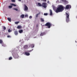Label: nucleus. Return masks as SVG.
I'll return each instance as SVG.
<instances>
[{
    "label": "nucleus",
    "mask_w": 77,
    "mask_h": 77,
    "mask_svg": "<svg viewBox=\"0 0 77 77\" xmlns=\"http://www.w3.org/2000/svg\"><path fill=\"white\" fill-rule=\"evenodd\" d=\"M11 36L10 35H8L7 36V38H11Z\"/></svg>",
    "instance_id": "obj_36"
},
{
    "label": "nucleus",
    "mask_w": 77,
    "mask_h": 77,
    "mask_svg": "<svg viewBox=\"0 0 77 77\" xmlns=\"http://www.w3.org/2000/svg\"><path fill=\"white\" fill-rule=\"evenodd\" d=\"M41 20L42 22H44V19H43V18H41Z\"/></svg>",
    "instance_id": "obj_17"
},
{
    "label": "nucleus",
    "mask_w": 77,
    "mask_h": 77,
    "mask_svg": "<svg viewBox=\"0 0 77 77\" xmlns=\"http://www.w3.org/2000/svg\"><path fill=\"white\" fill-rule=\"evenodd\" d=\"M7 19L9 21H10V22H11V19L9 18H7Z\"/></svg>",
    "instance_id": "obj_19"
},
{
    "label": "nucleus",
    "mask_w": 77,
    "mask_h": 77,
    "mask_svg": "<svg viewBox=\"0 0 77 77\" xmlns=\"http://www.w3.org/2000/svg\"><path fill=\"white\" fill-rule=\"evenodd\" d=\"M24 10L27 11L28 10V7H27V6L25 4L24 5Z\"/></svg>",
    "instance_id": "obj_6"
},
{
    "label": "nucleus",
    "mask_w": 77,
    "mask_h": 77,
    "mask_svg": "<svg viewBox=\"0 0 77 77\" xmlns=\"http://www.w3.org/2000/svg\"><path fill=\"white\" fill-rule=\"evenodd\" d=\"M21 27H22L21 26H18L17 27V29H21Z\"/></svg>",
    "instance_id": "obj_21"
},
{
    "label": "nucleus",
    "mask_w": 77,
    "mask_h": 77,
    "mask_svg": "<svg viewBox=\"0 0 77 77\" xmlns=\"http://www.w3.org/2000/svg\"><path fill=\"white\" fill-rule=\"evenodd\" d=\"M66 21L67 23H68L69 21V13L68 12L66 13Z\"/></svg>",
    "instance_id": "obj_2"
},
{
    "label": "nucleus",
    "mask_w": 77,
    "mask_h": 77,
    "mask_svg": "<svg viewBox=\"0 0 77 77\" xmlns=\"http://www.w3.org/2000/svg\"><path fill=\"white\" fill-rule=\"evenodd\" d=\"M50 15L51 16L52 15V14H53V12H52V10H50Z\"/></svg>",
    "instance_id": "obj_11"
},
{
    "label": "nucleus",
    "mask_w": 77,
    "mask_h": 77,
    "mask_svg": "<svg viewBox=\"0 0 77 77\" xmlns=\"http://www.w3.org/2000/svg\"><path fill=\"white\" fill-rule=\"evenodd\" d=\"M33 49H32V50L27 51V52H28V53H30V52H31V51H33Z\"/></svg>",
    "instance_id": "obj_20"
},
{
    "label": "nucleus",
    "mask_w": 77,
    "mask_h": 77,
    "mask_svg": "<svg viewBox=\"0 0 77 77\" xmlns=\"http://www.w3.org/2000/svg\"><path fill=\"white\" fill-rule=\"evenodd\" d=\"M24 48H26V49H27V48H28V46L27 45H25L24 46Z\"/></svg>",
    "instance_id": "obj_16"
},
{
    "label": "nucleus",
    "mask_w": 77,
    "mask_h": 77,
    "mask_svg": "<svg viewBox=\"0 0 77 77\" xmlns=\"http://www.w3.org/2000/svg\"><path fill=\"white\" fill-rule=\"evenodd\" d=\"M37 26H38V25H37Z\"/></svg>",
    "instance_id": "obj_40"
},
{
    "label": "nucleus",
    "mask_w": 77,
    "mask_h": 77,
    "mask_svg": "<svg viewBox=\"0 0 77 77\" xmlns=\"http://www.w3.org/2000/svg\"><path fill=\"white\" fill-rule=\"evenodd\" d=\"M52 24L50 23L47 22L46 24L44 25V26H48V28L50 29L51 27Z\"/></svg>",
    "instance_id": "obj_3"
},
{
    "label": "nucleus",
    "mask_w": 77,
    "mask_h": 77,
    "mask_svg": "<svg viewBox=\"0 0 77 77\" xmlns=\"http://www.w3.org/2000/svg\"><path fill=\"white\" fill-rule=\"evenodd\" d=\"M40 13H39L37 14L36 16V17H38V15H39V14H40Z\"/></svg>",
    "instance_id": "obj_27"
},
{
    "label": "nucleus",
    "mask_w": 77,
    "mask_h": 77,
    "mask_svg": "<svg viewBox=\"0 0 77 77\" xmlns=\"http://www.w3.org/2000/svg\"><path fill=\"white\" fill-rule=\"evenodd\" d=\"M69 8H71V6L70 5H66L65 8V9H68Z\"/></svg>",
    "instance_id": "obj_5"
},
{
    "label": "nucleus",
    "mask_w": 77,
    "mask_h": 77,
    "mask_svg": "<svg viewBox=\"0 0 77 77\" xmlns=\"http://www.w3.org/2000/svg\"><path fill=\"white\" fill-rule=\"evenodd\" d=\"M19 32L20 33H23V30H22V29L19 30Z\"/></svg>",
    "instance_id": "obj_13"
},
{
    "label": "nucleus",
    "mask_w": 77,
    "mask_h": 77,
    "mask_svg": "<svg viewBox=\"0 0 77 77\" xmlns=\"http://www.w3.org/2000/svg\"><path fill=\"white\" fill-rule=\"evenodd\" d=\"M18 57H19V56H18V54H16L14 56V57L15 59L18 58Z\"/></svg>",
    "instance_id": "obj_7"
},
{
    "label": "nucleus",
    "mask_w": 77,
    "mask_h": 77,
    "mask_svg": "<svg viewBox=\"0 0 77 77\" xmlns=\"http://www.w3.org/2000/svg\"><path fill=\"white\" fill-rule=\"evenodd\" d=\"M14 10H15V11H18V9H17L16 8H13Z\"/></svg>",
    "instance_id": "obj_24"
},
{
    "label": "nucleus",
    "mask_w": 77,
    "mask_h": 77,
    "mask_svg": "<svg viewBox=\"0 0 77 77\" xmlns=\"http://www.w3.org/2000/svg\"><path fill=\"white\" fill-rule=\"evenodd\" d=\"M19 23H20V22H15V24H18Z\"/></svg>",
    "instance_id": "obj_29"
},
{
    "label": "nucleus",
    "mask_w": 77,
    "mask_h": 77,
    "mask_svg": "<svg viewBox=\"0 0 77 77\" xmlns=\"http://www.w3.org/2000/svg\"><path fill=\"white\" fill-rule=\"evenodd\" d=\"M25 54L26 55V56H29L30 55V53L27 52H25Z\"/></svg>",
    "instance_id": "obj_10"
},
{
    "label": "nucleus",
    "mask_w": 77,
    "mask_h": 77,
    "mask_svg": "<svg viewBox=\"0 0 77 77\" xmlns=\"http://www.w3.org/2000/svg\"><path fill=\"white\" fill-rule=\"evenodd\" d=\"M45 35V32L42 33L40 34V36H43V35Z\"/></svg>",
    "instance_id": "obj_12"
},
{
    "label": "nucleus",
    "mask_w": 77,
    "mask_h": 77,
    "mask_svg": "<svg viewBox=\"0 0 77 77\" xmlns=\"http://www.w3.org/2000/svg\"><path fill=\"white\" fill-rule=\"evenodd\" d=\"M63 6L62 5H60L58 6L56 10V13H58V12H62L63 11Z\"/></svg>",
    "instance_id": "obj_1"
},
{
    "label": "nucleus",
    "mask_w": 77,
    "mask_h": 77,
    "mask_svg": "<svg viewBox=\"0 0 77 77\" xmlns=\"http://www.w3.org/2000/svg\"><path fill=\"white\" fill-rule=\"evenodd\" d=\"M48 15V14L47 13H44V15Z\"/></svg>",
    "instance_id": "obj_31"
},
{
    "label": "nucleus",
    "mask_w": 77,
    "mask_h": 77,
    "mask_svg": "<svg viewBox=\"0 0 77 77\" xmlns=\"http://www.w3.org/2000/svg\"><path fill=\"white\" fill-rule=\"evenodd\" d=\"M11 59H12V57H10L9 58V60H11Z\"/></svg>",
    "instance_id": "obj_28"
},
{
    "label": "nucleus",
    "mask_w": 77,
    "mask_h": 77,
    "mask_svg": "<svg viewBox=\"0 0 77 77\" xmlns=\"http://www.w3.org/2000/svg\"><path fill=\"white\" fill-rule=\"evenodd\" d=\"M6 27H5V26H4V28H3L4 30H6Z\"/></svg>",
    "instance_id": "obj_32"
},
{
    "label": "nucleus",
    "mask_w": 77,
    "mask_h": 77,
    "mask_svg": "<svg viewBox=\"0 0 77 77\" xmlns=\"http://www.w3.org/2000/svg\"><path fill=\"white\" fill-rule=\"evenodd\" d=\"M12 8V5H9L8 6V8L11 9V8Z\"/></svg>",
    "instance_id": "obj_23"
},
{
    "label": "nucleus",
    "mask_w": 77,
    "mask_h": 77,
    "mask_svg": "<svg viewBox=\"0 0 77 77\" xmlns=\"http://www.w3.org/2000/svg\"><path fill=\"white\" fill-rule=\"evenodd\" d=\"M2 47H5V46H6L5 45H2Z\"/></svg>",
    "instance_id": "obj_37"
},
{
    "label": "nucleus",
    "mask_w": 77,
    "mask_h": 77,
    "mask_svg": "<svg viewBox=\"0 0 77 77\" xmlns=\"http://www.w3.org/2000/svg\"><path fill=\"white\" fill-rule=\"evenodd\" d=\"M18 31H17V30L15 31L14 32V34L15 35H18Z\"/></svg>",
    "instance_id": "obj_8"
},
{
    "label": "nucleus",
    "mask_w": 77,
    "mask_h": 77,
    "mask_svg": "<svg viewBox=\"0 0 77 77\" xmlns=\"http://www.w3.org/2000/svg\"><path fill=\"white\" fill-rule=\"evenodd\" d=\"M34 44H31L29 46V47H31V48H33L34 47Z\"/></svg>",
    "instance_id": "obj_9"
},
{
    "label": "nucleus",
    "mask_w": 77,
    "mask_h": 77,
    "mask_svg": "<svg viewBox=\"0 0 77 77\" xmlns=\"http://www.w3.org/2000/svg\"><path fill=\"white\" fill-rule=\"evenodd\" d=\"M3 42V40L0 39V44H2Z\"/></svg>",
    "instance_id": "obj_25"
},
{
    "label": "nucleus",
    "mask_w": 77,
    "mask_h": 77,
    "mask_svg": "<svg viewBox=\"0 0 77 77\" xmlns=\"http://www.w3.org/2000/svg\"><path fill=\"white\" fill-rule=\"evenodd\" d=\"M38 4L39 6L41 7L42 6V5L40 3L38 2Z\"/></svg>",
    "instance_id": "obj_14"
},
{
    "label": "nucleus",
    "mask_w": 77,
    "mask_h": 77,
    "mask_svg": "<svg viewBox=\"0 0 77 77\" xmlns=\"http://www.w3.org/2000/svg\"><path fill=\"white\" fill-rule=\"evenodd\" d=\"M12 2H15V0H11Z\"/></svg>",
    "instance_id": "obj_30"
},
{
    "label": "nucleus",
    "mask_w": 77,
    "mask_h": 77,
    "mask_svg": "<svg viewBox=\"0 0 77 77\" xmlns=\"http://www.w3.org/2000/svg\"><path fill=\"white\" fill-rule=\"evenodd\" d=\"M10 5H12V6H17V5L14 4H10Z\"/></svg>",
    "instance_id": "obj_18"
},
{
    "label": "nucleus",
    "mask_w": 77,
    "mask_h": 77,
    "mask_svg": "<svg viewBox=\"0 0 77 77\" xmlns=\"http://www.w3.org/2000/svg\"><path fill=\"white\" fill-rule=\"evenodd\" d=\"M25 17H28V15L26 14L25 15Z\"/></svg>",
    "instance_id": "obj_34"
},
{
    "label": "nucleus",
    "mask_w": 77,
    "mask_h": 77,
    "mask_svg": "<svg viewBox=\"0 0 77 77\" xmlns=\"http://www.w3.org/2000/svg\"><path fill=\"white\" fill-rule=\"evenodd\" d=\"M47 4L45 2H43L42 3V6L43 8H46L47 7Z\"/></svg>",
    "instance_id": "obj_4"
},
{
    "label": "nucleus",
    "mask_w": 77,
    "mask_h": 77,
    "mask_svg": "<svg viewBox=\"0 0 77 77\" xmlns=\"http://www.w3.org/2000/svg\"><path fill=\"white\" fill-rule=\"evenodd\" d=\"M8 32H12V31L11 30V29H9L8 30Z\"/></svg>",
    "instance_id": "obj_26"
},
{
    "label": "nucleus",
    "mask_w": 77,
    "mask_h": 77,
    "mask_svg": "<svg viewBox=\"0 0 77 77\" xmlns=\"http://www.w3.org/2000/svg\"><path fill=\"white\" fill-rule=\"evenodd\" d=\"M29 18L31 19L32 18V16H30L29 17Z\"/></svg>",
    "instance_id": "obj_33"
},
{
    "label": "nucleus",
    "mask_w": 77,
    "mask_h": 77,
    "mask_svg": "<svg viewBox=\"0 0 77 77\" xmlns=\"http://www.w3.org/2000/svg\"><path fill=\"white\" fill-rule=\"evenodd\" d=\"M24 17V15L22 14L21 15L20 18H23Z\"/></svg>",
    "instance_id": "obj_15"
},
{
    "label": "nucleus",
    "mask_w": 77,
    "mask_h": 77,
    "mask_svg": "<svg viewBox=\"0 0 77 77\" xmlns=\"http://www.w3.org/2000/svg\"><path fill=\"white\" fill-rule=\"evenodd\" d=\"M37 0L38 1H40V0Z\"/></svg>",
    "instance_id": "obj_39"
},
{
    "label": "nucleus",
    "mask_w": 77,
    "mask_h": 77,
    "mask_svg": "<svg viewBox=\"0 0 77 77\" xmlns=\"http://www.w3.org/2000/svg\"><path fill=\"white\" fill-rule=\"evenodd\" d=\"M43 1V2H47V0H42Z\"/></svg>",
    "instance_id": "obj_35"
},
{
    "label": "nucleus",
    "mask_w": 77,
    "mask_h": 77,
    "mask_svg": "<svg viewBox=\"0 0 77 77\" xmlns=\"http://www.w3.org/2000/svg\"><path fill=\"white\" fill-rule=\"evenodd\" d=\"M19 1H21V0H19Z\"/></svg>",
    "instance_id": "obj_38"
},
{
    "label": "nucleus",
    "mask_w": 77,
    "mask_h": 77,
    "mask_svg": "<svg viewBox=\"0 0 77 77\" xmlns=\"http://www.w3.org/2000/svg\"><path fill=\"white\" fill-rule=\"evenodd\" d=\"M63 2H64V3H66V0H61Z\"/></svg>",
    "instance_id": "obj_22"
}]
</instances>
